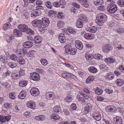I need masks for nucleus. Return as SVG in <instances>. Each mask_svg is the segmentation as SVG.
I'll return each instance as SVG.
<instances>
[{
  "label": "nucleus",
  "mask_w": 124,
  "mask_h": 124,
  "mask_svg": "<svg viewBox=\"0 0 124 124\" xmlns=\"http://www.w3.org/2000/svg\"><path fill=\"white\" fill-rule=\"evenodd\" d=\"M107 16L105 14L99 13L97 15L95 22L98 25L101 26L107 21Z\"/></svg>",
  "instance_id": "f257e3e1"
},
{
  "label": "nucleus",
  "mask_w": 124,
  "mask_h": 124,
  "mask_svg": "<svg viewBox=\"0 0 124 124\" xmlns=\"http://www.w3.org/2000/svg\"><path fill=\"white\" fill-rule=\"evenodd\" d=\"M87 21L86 16L83 14H81L79 15V18L77 20L76 25L78 27L81 28L83 26V23H86Z\"/></svg>",
  "instance_id": "f03ea898"
},
{
  "label": "nucleus",
  "mask_w": 124,
  "mask_h": 124,
  "mask_svg": "<svg viewBox=\"0 0 124 124\" xmlns=\"http://www.w3.org/2000/svg\"><path fill=\"white\" fill-rule=\"evenodd\" d=\"M66 53L71 55H74L77 52V49L75 48H72L69 44L66 45L64 47Z\"/></svg>",
  "instance_id": "7ed1b4c3"
},
{
  "label": "nucleus",
  "mask_w": 124,
  "mask_h": 124,
  "mask_svg": "<svg viewBox=\"0 0 124 124\" xmlns=\"http://www.w3.org/2000/svg\"><path fill=\"white\" fill-rule=\"evenodd\" d=\"M32 24L34 27H38L40 30L43 31L45 30V29H43V25L42 22L41 20H34L32 22Z\"/></svg>",
  "instance_id": "20e7f679"
},
{
  "label": "nucleus",
  "mask_w": 124,
  "mask_h": 124,
  "mask_svg": "<svg viewBox=\"0 0 124 124\" xmlns=\"http://www.w3.org/2000/svg\"><path fill=\"white\" fill-rule=\"evenodd\" d=\"M107 11L110 13L114 14L117 9L116 6L113 3H111L108 6L107 8Z\"/></svg>",
  "instance_id": "39448f33"
},
{
  "label": "nucleus",
  "mask_w": 124,
  "mask_h": 124,
  "mask_svg": "<svg viewBox=\"0 0 124 124\" xmlns=\"http://www.w3.org/2000/svg\"><path fill=\"white\" fill-rule=\"evenodd\" d=\"M43 12V11L40 9L35 8V9L32 10L31 11V16L32 17H35L37 16L40 15Z\"/></svg>",
  "instance_id": "423d86ee"
},
{
  "label": "nucleus",
  "mask_w": 124,
  "mask_h": 124,
  "mask_svg": "<svg viewBox=\"0 0 124 124\" xmlns=\"http://www.w3.org/2000/svg\"><path fill=\"white\" fill-rule=\"evenodd\" d=\"M40 78L39 74L35 72L31 74L30 78L35 81L39 80Z\"/></svg>",
  "instance_id": "0eeeda50"
},
{
  "label": "nucleus",
  "mask_w": 124,
  "mask_h": 124,
  "mask_svg": "<svg viewBox=\"0 0 124 124\" xmlns=\"http://www.w3.org/2000/svg\"><path fill=\"white\" fill-rule=\"evenodd\" d=\"M112 46L110 44L106 45L102 47V51L105 53H107L112 49Z\"/></svg>",
  "instance_id": "6e6552de"
},
{
  "label": "nucleus",
  "mask_w": 124,
  "mask_h": 124,
  "mask_svg": "<svg viewBox=\"0 0 124 124\" xmlns=\"http://www.w3.org/2000/svg\"><path fill=\"white\" fill-rule=\"evenodd\" d=\"M93 117L97 121L100 120L101 116L100 113L98 111L94 112L93 114Z\"/></svg>",
  "instance_id": "1a4fd4ad"
},
{
  "label": "nucleus",
  "mask_w": 124,
  "mask_h": 124,
  "mask_svg": "<svg viewBox=\"0 0 124 124\" xmlns=\"http://www.w3.org/2000/svg\"><path fill=\"white\" fill-rule=\"evenodd\" d=\"M42 24L43 25V29L48 26L49 24L50 21L49 19L47 17H43L42 19Z\"/></svg>",
  "instance_id": "9d476101"
},
{
  "label": "nucleus",
  "mask_w": 124,
  "mask_h": 124,
  "mask_svg": "<svg viewBox=\"0 0 124 124\" xmlns=\"http://www.w3.org/2000/svg\"><path fill=\"white\" fill-rule=\"evenodd\" d=\"M92 105L90 103L88 104L84 108L83 113L84 114H86L89 113L91 111Z\"/></svg>",
  "instance_id": "9b49d317"
},
{
  "label": "nucleus",
  "mask_w": 124,
  "mask_h": 124,
  "mask_svg": "<svg viewBox=\"0 0 124 124\" xmlns=\"http://www.w3.org/2000/svg\"><path fill=\"white\" fill-rule=\"evenodd\" d=\"M54 95L53 92H48L45 94V98L47 100H53Z\"/></svg>",
  "instance_id": "f8f14e48"
},
{
  "label": "nucleus",
  "mask_w": 124,
  "mask_h": 124,
  "mask_svg": "<svg viewBox=\"0 0 124 124\" xmlns=\"http://www.w3.org/2000/svg\"><path fill=\"white\" fill-rule=\"evenodd\" d=\"M26 50H24L21 49H17L16 51V53L19 57H23L26 54Z\"/></svg>",
  "instance_id": "ddd939ff"
},
{
  "label": "nucleus",
  "mask_w": 124,
  "mask_h": 124,
  "mask_svg": "<svg viewBox=\"0 0 124 124\" xmlns=\"http://www.w3.org/2000/svg\"><path fill=\"white\" fill-rule=\"evenodd\" d=\"M75 45L76 47L79 50H82L83 48V45L82 42L78 40H76L75 42Z\"/></svg>",
  "instance_id": "4468645a"
},
{
  "label": "nucleus",
  "mask_w": 124,
  "mask_h": 124,
  "mask_svg": "<svg viewBox=\"0 0 124 124\" xmlns=\"http://www.w3.org/2000/svg\"><path fill=\"white\" fill-rule=\"evenodd\" d=\"M11 117L10 116H4L0 115V121L2 122H5L6 120L8 122L11 118Z\"/></svg>",
  "instance_id": "2eb2a0df"
},
{
  "label": "nucleus",
  "mask_w": 124,
  "mask_h": 124,
  "mask_svg": "<svg viewBox=\"0 0 124 124\" xmlns=\"http://www.w3.org/2000/svg\"><path fill=\"white\" fill-rule=\"evenodd\" d=\"M115 75L114 74L111 72L107 73V74L105 76V79L108 80H112L114 78Z\"/></svg>",
  "instance_id": "dca6fc26"
},
{
  "label": "nucleus",
  "mask_w": 124,
  "mask_h": 124,
  "mask_svg": "<svg viewBox=\"0 0 124 124\" xmlns=\"http://www.w3.org/2000/svg\"><path fill=\"white\" fill-rule=\"evenodd\" d=\"M19 29L21 30L23 32H26L28 29V28L27 25L25 24H20L18 26Z\"/></svg>",
  "instance_id": "f3484780"
},
{
  "label": "nucleus",
  "mask_w": 124,
  "mask_h": 124,
  "mask_svg": "<svg viewBox=\"0 0 124 124\" xmlns=\"http://www.w3.org/2000/svg\"><path fill=\"white\" fill-rule=\"evenodd\" d=\"M58 39L61 43H65L66 41L65 36L63 33H61L59 34Z\"/></svg>",
  "instance_id": "a211bd4d"
},
{
  "label": "nucleus",
  "mask_w": 124,
  "mask_h": 124,
  "mask_svg": "<svg viewBox=\"0 0 124 124\" xmlns=\"http://www.w3.org/2000/svg\"><path fill=\"white\" fill-rule=\"evenodd\" d=\"M30 92L32 95L35 96L39 93V91L38 89L37 88L33 87L31 90Z\"/></svg>",
  "instance_id": "6ab92c4d"
},
{
  "label": "nucleus",
  "mask_w": 124,
  "mask_h": 124,
  "mask_svg": "<svg viewBox=\"0 0 124 124\" xmlns=\"http://www.w3.org/2000/svg\"><path fill=\"white\" fill-rule=\"evenodd\" d=\"M78 1L79 3L85 8H88L89 7V6L87 2V0H78Z\"/></svg>",
  "instance_id": "aec40b11"
},
{
  "label": "nucleus",
  "mask_w": 124,
  "mask_h": 124,
  "mask_svg": "<svg viewBox=\"0 0 124 124\" xmlns=\"http://www.w3.org/2000/svg\"><path fill=\"white\" fill-rule=\"evenodd\" d=\"M97 27L96 26H94L91 27H87L86 29V30L87 31L93 33L97 31Z\"/></svg>",
  "instance_id": "412c9836"
},
{
  "label": "nucleus",
  "mask_w": 124,
  "mask_h": 124,
  "mask_svg": "<svg viewBox=\"0 0 124 124\" xmlns=\"http://www.w3.org/2000/svg\"><path fill=\"white\" fill-rule=\"evenodd\" d=\"M114 121L116 124H122V119L119 116H116L114 119Z\"/></svg>",
  "instance_id": "4be33fe9"
},
{
  "label": "nucleus",
  "mask_w": 124,
  "mask_h": 124,
  "mask_svg": "<svg viewBox=\"0 0 124 124\" xmlns=\"http://www.w3.org/2000/svg\"><path fill=\"white\" fill-rule=\"evenodd\" d=\"M23 45L24 47L29 48L32 46L33 43L31 42L28 41L23 43Z\"/></svg>",
  "instance_id": "5701e85b"
},
{
  "label": "nucleus",
  "mask_w": 124,
  "mask_h": 124,
  "mask_svg": "<svg viewBox=\"0 0 124 124\" xmlns=\"http://www.w3.org/2000/svg\"><path fill=\"white\" fill-rule=\"evenodd\" d=\"M84 37L87 39H92L94 38L95 35L94 34L86 33L84 34Z\"/></svg>",
  "instance_id": "b1692460"
},
{
  "label": "nucleus",
  "mask_w": 124,
  "mask_h": 124,
  "mask_svg": "<svg viewBox=\"0 0 124 124\" xmlns=\"http://www.w3.org/2000/svg\"><path fill=\"white\" fill-rule=\"evenodd\" d=\"M13 33L14 35L16 37H20L22 35L21 31L19 29H15L13 31Z\"/></svg>",
  "instance_id": "393cba45"
},
{
  "label": "nucleus",
  "mask_w": 124,
  "mask_h": 124,
  "mask_svg": "<svg viewBox=\"0 0 124 124\" xmlns=\"http://www.w3.org/2000/svg\"><path fill=\"white\" fill-rule=\"evenodd\" d=\"M26 105L27 107H28L32 109H34L35 108V102L33 101H29L27 103Z\"/></svg>",
  "instance_id": "a878e982"
},
{
  "label": "nucleus",
  "mask_w": 124,
  "mask_h": 124,
  "mask_svg": "<svg viewBox=\"0 0 124 124\" xmlns=\"http://www.w3.org/2000/svg\"><path fill=\"white\" fill-rule=\"evenodd\" d=\"M26 92L24 90L22 91L18 96V98L19 99H24L26 95Z\"/></svg>",
  "instance_id": "bb28decb"
},
{
  "label": "nucleus",
  "mask_w": 124,
  "mask_h": 124,
  "mask_svg": "<svg viewBox=\"0 0 124 124\" xmlns=\"http://www.w3.org/2000/svg\"><path fill=\"white\" fill-rule=\"evenodd\" d=\"M105 61L108 63H113L116 62V60L115 58L108 57L106 58Z\"/></svg>",
  "instance_id": "cd10ccee"
},
{
  "label": "nucleus",
  "mask_w": 124,
  "mask_h": 124,
  "mask_svg": "<svg viewBox=\"0 0 124 124\" xmlns=\"http://www.w3.org/2000/svg\"><path fill=\"white\" fill-rule=\"evenodd\" d=\"M42 38L39 36H37L35 37L34 40L36 44L39 43L42 41Z\"/></svg>",
  "instance_id": "c85d7f7f"
},
{
  "label": "nucleus",
  "mask_w": 124,
  "mask_h": 124,
  "mask_svg": "<svg viewBox=\"0 0 124 124\" xmlns=\"http://www.w3.org/2000/svg\"><path fill=\"white\" fill-rule=\"evenodd\" d=\"M107 111L110 112H113L116 111V108L113 106L109 105L106 108Z\"/></svg>",
  "instance_id": "c756f323"
},
{
  "label": "nucleus",
  "mask_w": 124,
  "mask_h": 124,
  "mask_svg": "<svg viewBox=\"0 0 124 124\" xmlns=\"http://www.w3.org/2000/svg\"><path fill=\"white\" fill-rule=\"evenodd\" d=\"M117 85L118 86H122L124 84V81L121 79H118L115 81Z\"/></svg>",
  "instance_id": "7c9ffc66"
},
{
  "label": "nucleus",
  "mask_w": 124,
  "mask_h": 124,
  "mask_svg": "<svg viewBox=\"0 0 124 124\" xmlns=\"http://www.w3.org/2000/svg\"><path fill=\"white\" fill-rule=\"evenodd\" d=\"M11 78L14 79L15 80L18 79L20 77L19 75L18 72H16L12 73L11 74Z\"/></svg>",
  "instance_id": "2f4dec72"
},
{
  "label": "nucleus",
  "mask_w": 124,
  "mask_h": 124,
  "mask_svg": "<svg viewBox=\"0 0 124 124\" xmlns=\"http://www.w3.org/2000/svg\"><path fill=\"white\" fill-rule=\"evenodd\" d=\"M53 110L56 113H60L62 112L60 106L59 105L55 106L53 108Z\"/></svg>",
  "instance_id": "473e14b6"
},
{
  "label": "nucleus",
  "mask_w": 124,
  "mask_h": 124,
  "mask_svg": "<svg viewBox=\"0 0 124 124\" xmlns=\"http://www.w3.org/2000/svg\"><path fill=\"white\" fill-rule=\"evenodd\" d=\"M93 54V57L95 59H102V55L98 53H94Z\"/></svg>",
  "instance_id": "72a5a7b5"
},
{
  "label": "nucleus",
  "mask_w": 124,
  "mask_h": 124,
  "mask_svg": "<svg viewBox=\"0 0 124 124\" xmlns=\"http://www.w3.org/2000/svg\"><path fill=\"white\" fill-rule=\"evenodd\" d=\"M93 54H90L87 53L85 54V56L86 59L87 61H89L90 60L93 58Z\"/></svg>",
  "instance_id": "f704fd0d"
},
{
  "label": "nucleus",
  "mask_w": 124,
  "mask_h": 124,
  "mask_svg": "<svg viewBox=\"0 0 124 124\" xmlns=\"http://www.w3.org/2000/svg\"><path fill=\"white\" fill-rule=\"evenodd\" d=\"M45 116L43 115H40L35 117L36 120L38 121H43L45 119Z\"/></svg>",
  "instance_id": "c9c22d12"
},
{
  "label": "nucleus",
  "mask_w": 124,
  "mask_h": 124,
  "mask_svg": "<svg viewBox=\"0 0 124 124\" xmlns=\"http://www.w3.org/2000/svg\"><path fill=\"white\" fill-rule=\"evenodd\" d=\"M10 23L8 22H7L3 25L2 29L4 30H6L10 28Z\"/></svg>",
  "instance_id": "e433bc0d"
},
{
  "label": "nucleus",
  "mask_w": 124,
  "mask_h": 124,
  "mask_svg": "<svg viewBox=\"0 0 124 124\" xmlns=\"http://www.w3.org/2000/svg\"><path fill=\"white\" fill-rule=\"evenodd\" d=\"M8 65L10 68H12L16 67L17 66V63L15 62H8Z\"/></svg>",
  "instance_id": "4c0bfd02"
},
{
  "label": "nucleus",
  "mask_w": 124,
  "mask_h": 124,
  "mask_svg": "<svg viewBox=\"0 0 124 124\" xmlns=\"http://www.w3.org/2000/svg\"><path fill=\"white\" fill-rule=\"evenodd\" d=\"M89 71L92 73H95L97 71V70L95 67L92 66L89 67L88 68Z\"/></svg>",
  "instance_id": "58836bf2"
},
{
  "label": "nucleus",
  "mask_w": 124,
  "mask_h": 124,
  "mask_svg": "<svg viewBox=\"0 0 124 124\" xmlns=\"http://www.w3.org/2000/svg\"><path fill=\"white\" fill-rule=\"evenodd\" d=\"M94 79V78L93 76H90L86 79V82L87 84H89L90 82L92 81Z\"/></svg>",
  "instance_id": "ea45409f"
},
{
  "label": "nucleus",
  "mask_w": 124,
  "mask_h": 124,
  "mask_svg": "<svg viewBox=\"0 0 124 124\" xmlns=\"http://www.w3.org/2000/svg\"><path fill=\"white\" fill-rule=\"evenodd\" d=\"M57 26L59 28H62L64 26L65 23L64 22L61 21H59L57 22Z\"/></svg>",
  "instance_id": "a19ab883"
},
{
  "label": "nucleus",
  "mask_w": 124,
  "mask_h": 124,
  "mask_svg": "<svg viewBox=\"0 0 124 124\" xmlns=\"http://www.w3.org/2000/svg\"><path fill=\"white\" fill-rule=\"evenodd\" d=\"M22 57H18L17 61L21 64H23L25 63V60L22 58Z\"/></svg>",
  "instance_id": "79ce46f5"
},
{
  "label": "nucleus",
  "mask_w": 124,
  "mask_h": 124,
  "mask_svg": "<svg viewBox=\"0 0 124 124\" xmlns=\"http://www.w3.org/2000/svg\"><path fill=\"white\" fill-rule=\"evenodd\" d=\"M50 117L55 120H57L60 118V116L55 114H53Z\"/></svg>",
  "instance_id": "37998d69"
},
{
  "label": "nucleus",
  "mask_w": 124,
  "mask_h": 124,
  "mask_svg": "<svg viewBox=\"0 0 124 124\" xmlns=\"http://www.w3.org/2000/svg\"><path fill=\"white\" fill-rule=\"evenodd\" d=\"M94 4L96 5H101L103 3L102 0H94L93 1Z\"/></svg>",
  "instance_id": "c03bdc74"
},
{
  "label": "nucleus",
  "mask_w": 124,
  "mask_h": 124,
  "mask_svg": "<svg viewBox=\"0 0 124 124\" xmlns=\"http://www.w3.org/2000/svg\"><path fill=\"white\" fill-rule=\"evenodd\" d=\"M95 92L98 95L101 94L103 93L102 90L98 87H97L95 90Z\"/></svg>",
  "instance_id": "a18cd8bd"
},
{
  "label": "nucleus",
  "mask_w": 124,
  "mask_h": 124,
  "mask_svg": "<svg viewBox=\"0 0 124 124\" xmlns=\"http://www.w3.org/2000/svg\"><path fill=\"white\" fill-rule=\"evenodd\" d=\"M40 61L42 64L44 66H46L48 64L47 61L44 58H42Z\"/></svg>",
  "instance_id": "49530a36"
},
{
  "label": "nucleus",
  "mask_w": 124,
  "mask_h": 124,
  "mask_svg": "<svg viewBox=\"0 0 124 124\" xmlns=\"http://www.w3.org/2000/svg\"><path fill=\"white\" fill-rule=\"evenodd\" d=\"M27 83V81H21L19 83V85L20 86L23 87L26 86Z\"/></svg>",
  "instance_id": "de8ad7c7"
},
{
  "label": "nucleus",
  "mask_w": 124,
  "mask_h": 124,
  "mask_svg": "<svg viewBox=\"0 0 124 124\" xmlns=\"http://www.w3.org/2000/svg\"><path fill=\"white\" fill-rule=\"evenodd\" d=\"M0 61L1 62L3 63H5L7 62V58L5 56L3 55L1 56Z\"/></svg>",
  "instance_id": "09e8293b"
},
{
  "label": "nucleus",
  "mask_w": 124,
  "mask_h": 124,
  "mask_svg": "<svg viewBox=\"0 0 124 124\" xmlns=\"http://www.w3.org/2000/svg\"><path fill=\"white\" fill-rule=\"evenodd\" d=\"M36 52L35 51L31 50L28 53V55L30 57H34V55L36 54Z\"/></svg>",
  "instance_id": "8fccbe9b"
},
{
  "label": "nucleus",
  "mask_w": 124,
  "mask_h": 124,
  "mask_svg": "<svg viewBox=\"0 0 124 124\" xmlns=\"http://www.w3.org/2000/svg\"><path fill=\"white\" fill-rule=\"evenodd\" d=\"M62 111L66 116H69L70 115V113L69 110L66 108L63 109Z\"/></svg>",
  "instance_id": "3c124183"
},
{
  "label": "nucleus",
  "mask_w": 124,
  "mask_h": 124,
  "mask_svg": "<svg viewBox=\"0 0 124 124\" xmlns=\"http://www.w3.org/2000/svg\"><path fill=\"white\" fill-rule=\"evenodd\" d=\"M9 97L12 99H14L16 97V93L14 92H11L9 94Z\"/></svg>",
  "instance_id": "603ef678"
},
{
  "label": "nucleus",
  "mask_w": 124,
  "mask_h": 124,
  "mask_svg": "<svg viewBox=\"0 0 124 124\" xmlns=\"http://www.w3.org/2000/svg\"><path fill=\"white\" fill-rule=\"evenodd\" d=\"M73 100L72 97L70 96H67L66 97L65 99V101L68 103L71 102Z\"/></svg>",
  "instance_id": "864d4df0"
},
{
  "label": "nucleus",
  "mask_w": 124,
  "mask_h": 124,
  "mask_svg": "<svg viewBox=\"0 0 124 124\" xmlns=\"http://www.w3.org/2000/svg\"><path fill=\"white\" fill-rule=\"evenodd\" d=\"M26 33L31 36L34 35V31L31 29L28 28V29L27 30Z\"/></svg>",
  "instance_id": "5fc2aeb1"
},
{
  "label": "nucleus",
  "mask_w": 124,
  "mask_h": 124,
  "mask_svg": "<svg viewBox=\"0 0 124 124\" xmlns=\"http://www.w3.org/2000/svg\"><path fill=\"white\" fill-rule=\"evenodd\" d=\"M23 69L24 68H23V69H21L19 71V75L20 76H23L25 75V70Z\"/></svg>",
  "instance_id": "6e6d98bb"
},
{
  "label": "nucleus",
  "mask_w": 124,
  "mask_h": 124,
  "mask_svg": "<svg viewBox=\"0 0 124 124\" xmlns=\"http://www.w3.org/2000/svg\"><path fill=\"white\" fill-rule=\"evenodd\" d=\"M45 5L46 7L48 9H51L52 8V6L51 2L49 1L46 2Z\"/></svg>",
  "instance_id": "4d7b16f0"
},
{
  "label": "nucleus",
  "mask_w": 124,
  "mask_h": 124,
  "mask_svg": "<svg viewBox=\"0 0 124 124\" xmlns=\"http://www.w3.org/2000/svg\"><path fill=\"white\" fill-rule=\"evenodd\" d=\"M117 3L121 7H124V0H118Z\"/></svg>",
  "instance_id": "13d9d810"
},
{
  "label": "nucleus",
  "mask_w": 124,
  "mask_h": 124,
  "mask_svg": "<svg viewBox=\"0 0 124 124\" xmlns=\"http://www.w3.org/2000/svg\"><path fill=\"white\" fill-rule=\"evenodd\" d=\"M76 73H77L80 77H84L85 75L84 72L81 71H77Z\"/></svg>",
  "instance_id": "bf43d9fd"
},
{
  "label": "nucleus",
  "mask_w": 124,
  "mask_h": 124,
  "mask_svg": "<svg viewBox=\"0 0 124 124\" xmlns=\"http://www.w3.org/2000/svg\"><path fill=\"white\" fill-rule=\"evenodd\" d=\"M77 109V106L74 103H72L70 106V111H72V110H75Z\"/></svg>",
  "instance_id": "052dcab7"
},
{
  "label": "nucleus",
  "mask_w": 124,
  "mask_h": 124,
  "mask_svg": "<svg viewBox=\"0 0 124 124\" xmlns=\"http://www.w3.org/2000/svg\"><path fill=\"white\" fill-rule=\"evenodd\" d=\"M70 74L66 72H64L62 73V76L64 78H70Z\"/></svg>",
  "instance_id": "680f3d73"
},
{
  "label": "nucleus",
  "mask_w": 124,
  "mask_h": 124,
  "mask_svg": "<svg viewBox=\"0 0 124 124\" xmlns=\"http://www.w3.org/2000/svg\"><path fill=\"white\" fill-rule=\"evenodd\" d=\"M10 58L12 60L16 61L17 60L18 57L15 54H12L10 56Z\"/></svg>",
  "instance_id": "e2e57ef3"
},
{
  "label": "nucleus",
  "mask_w": 124,
  "mask_h": 124,
  "mask_svg": "<svg viewBox=\"0 0 124 124\" xmlns=\"http://www.w3.org/2000/svg\"><path fill=\"white\" fill-rule=\"evenodd\" d=\"M100 67L101 69H104L105 70H107L108 68L107 66L104 64H101Z\"/></svg>",
  "instance_id": "0e129e2a"
},
{
  "label": "nucleus",
  "mask_w": 124,
  "mask_h": 124,
  "mask_svg": "<svg viewBox=\"0 0 124 124\" xmlns=\"http://www.w3.org/2000/svg\"><path fill=\"white\" fill-rule=\"evenodd\" d=\"M98 9L100 11H103L105 10L106 8L104 6L101 5L98 7Z\"/></svg>",
  "instance_id": "69168bd1"
},
{
  "label": "nucleus",
  "mask_w": 124,
  "mask_h": 124,
  "mask_svg": "<svg viewBox=\"0 0 124 124\" xmlns=\"http://www.w3.org/2000/svg\"><path fill=\"white\" fill-rule=\"evenodd\" d=\"M121 71L118 69V68H117L114 72L115 74L117 76L120 75L121 74Z\"/></svg>",
  "instance_id": "338daca9"
},
{
  "label": "nucleus",
  "mask_w": 124,
  "mask_h": 124,
  "mask_svg": "<svg viewBox=\"0 0 124 124\" xmlns=\"http://www.w3.org/2000/svg\"><path fill=\"white\" fill-rule=\"evenodd\" d=\"M108 25L110 28H111L115 25V24L112 22H109L108 23Z\"/></svg>",
  "instance_id": "774afa93"
}]
</instances>
